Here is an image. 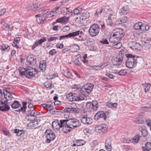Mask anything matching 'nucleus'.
<instances>
[{"mask_svg":"<svg viewBox=\"0 0 151 151\" xmlns=\"http://www.w3.org/2000/svg\"><path fill=\"white\" fill-rule=\"evenodd\" d=\"M67 7H63L61 9V12L62 14L63 15H65L67 14V13L66 11L67 10Z\"/></svg>","mask_w":151,"mask_h":151,"instance_id":"09e8293b","label":"nucleus"},{"mask_svg":"<svg viewBox=\"0 0 151 151\" xmlns=\"http://www.w3.org/2000/svg\"><path fill=\"white\" fill-rule=\"evenodd\" d=\"M14 133H16L18 136H20L22 134L23 132V130H19L18 129H16L14 130Z\"/></svg>","mask_w":151,"mask_h":151,"instance_id":"e433bc0d","label":"nucleus"},{"mask_svg":"<svg viewBox=\"0 0 151 151\" xmlns=\"http://www.w3.org/2000/svg\"><path fill=\"white\" fill-rule=\"evenodd\" d=\"M124 33L123 30L122 29H117L114 30L113 32V35L114 36L121 39L124 36Z\"/></svg>","mask_w":151,"mask_h":151,"instance_id":"f8f14e48","label":"nucleus"},{"mask_svg":"<svg viewBox=\"0 0 151 151\" xmlns=\"http://www.w3.org/2000/svg\"><path fill=\"white\" fill-rule=\"evenodd\" d=\"M85 85L87 87V88L88 90V91H90V92L92 91L94 86L93 84L89 83H87Z\"/></svg>","mask_w":151,"mask_h":151,"instance_id":"7c9ffc66","label":"nucleus"},{"mask_svg":"<svg viewBox=\"0 0 151 151\" xmlns=\"http://www.w3.org/2000/svg\"><path fill=\"white\" fill-rule=\"evenodd\" d=\"M83 32L82 31L78 30L76 31L65 35L59 36V40H61L65 38L67 39L68 38L72 37L76 40L81 41L82 40V35H83Z\"/></svg>","mask_w":151,"mask_h":151,"instance_id":"20e7f679","label":"nucleus"},{"mask_svg":"<svg viewBox=\"0 0 151 151\" xmlns=\"http://www.w3.org/2000/svg\"><path fill=\"white\" fill-rule=\"evenodd\" d=\"M59 39V37L58 36H51L47 38V40L49 42H50L52 41H55Z\"/></svg>","mask_w":151,"mask_h":151,"instance_id":"473e14b6","label":"nucleus"},{"mask_svg":"<svg viewBox=\"0 0 151 151\" xmlns=\"http://www.w3.org/2000/svg\"><path fill=\"white\" fill-rule=\"evenodd\" d=\"M44 136L46 138V141L48 143H50L55 138V135L54 132L50 129H47L45 131Z\"/></svg>","mask_w":151,"mask_h":151,"instance_id":"6e6552de","label":"nucleus"},{"mask_svg":"<svg viewBox=\"0 0 151 151\" xmlns=\"http://www.w3.org/2000/svg\"><path fill=\"white\" fill-rule=\"evenodd\" d=\"M93 119L91 118L88 117L84 119L81 122L84 124L88 125L91 124L93 122Z\"/></svg>","mask_w":151,"mask_h":151,"instance_id":"5701e85b","label":"nucleus"},{"mask_svg":"<svg viewBox=\"0 0 151 151\" xmlns=\"http://www.w3.org/2000/svg\"><path fill=\"white\" fill-rule=\"evenodd\" d=\"M107 118L106 114L103 111H99L96 114L94 117V119L96 120L102 119L104 120H105Z\"/></svg>","mask_w":151,"mask_h":151,"instance_id":"4468645a","label":"nucleus"},{"mask_svg":"<svg viewBox=\"0 0 151 151\" xmlns=\"http://www.w3.org/2000/svg\"><path fill=\"white\" fill-rule=\"evenodd\" d=\"M65 111L75 114H78L81 111L80 109L77 107L66 108L65 109Z\"/></svg>","mask_w":151,"mask_h":151,"instance_id":"dca6fc26","label":"nucleus"},{"mask_svg":"<svg viewBox=\"0 0 151 151\" xmlns=\"http://www.w3.org/2000/svg\"><path fill=\"white\" fill-rule=\"evenodd\" d=\"M62 123L63 125L65 124L66 127H65L64 128L63 130L67 133L81 126L79 120L76 118L64 119V120L62 121Z\"/></svg>","mask_w":151,"mask_h":151,"instance_id":"f257e3e1","label":"nucleus"},{"mask_svg":"<svg viewBox=\"0 0 151 151\" xmlns=\"http://www.w3.org/2000/svg\"><path fill=\"white\" fill-rule=\"evenodd\" d=\"M2 25H3L2 26V28L4 29H11L13 28V26H10L6 23H4V24H2Z\"/></svg>","mask_w":151,"mask_h":151,"instance_id":"58836bf2","label":"nucleus"},{"mask_svg":"<svg viewBox=\"0 0 151 151\" xmlns=\"http://www.w3.org/2000/svg\"><path fill=\"white\" fill-rule=\"evenodd\" d=\"M48 103L49 104V106L47 110L51 111L53 110V107L52 105V103L51 101H50L49 102H48Z\"/></svg>","mask_w":151,"mask_h":151,"instance_id":"5fc2aeb1","label":"nucleus"},{"mask_svg":"<svg viewBox=\"0 0 151 151\" xmlns=\"http://www.w3.org/2000/svg\"><path fill=\"white\" fill-rule=\"evenodd\" d=\"M42 107H44L46 110H48V106H49V104H42L41 105Z\"/></svg>","mask_w":151,"mask_h":151,"instance_id":"338daca9","label":"nucleus"},{"mask_svg":"<svg viewBox=\"0 0 151 151\" xmlns=\"http://www.w3.org/2000/svg\"><path fill=\"white\" fill-rule=\"evenodd\" d=\"M88 90L87 88V87L84 85L81 88L80 92L83 95H84L86 97L88 96L91 92L90 91H88Z\"/></svg>","mask_w":151,"mask_h":151,"instance_id":"a211bd4d","label":"nucleus"},{"mask_svg":"<svg viewBox=\"0 0 151 151\" xmlns=\"http://www.w3.org/2000/svg\"><path fill=\"white\" fill-rule=\"evenodd\" d=\"M92 110L96 111L97 110L98 107V103L97 101H94L92 103Z\"/></svg>","mask_w":151,"mask_h":151,"instance_id":"c85d7f7f","label":"nucleus"},{"mask_svg":"<svg viewBox=\"0 0 151 151\" xmlns=\"http://www.w3.org/2000/svg\"><path fill=\"white\" fill-rule=\"evenodd\" d=\"M129 47L133 50H140L142 47V46L139 43L134 41H131L128 43Z\"/></svg>","mask_w":151,"mask_h":151,"instance_id":"ddd939ff","label":"nucleus"},{"mask_svg":"<svg viewBox=\"0 0 151 151\" xmlns=\"http://www.w3.org/2000/svg\"><path fill=\"white\" fill-rule=\"evenodd\" d=\"M105 147L106 149L108 151H111L112 149L111 142L109 140H107L105 143Z\"/></svg>","mask_w":151,"mask_h":151,"instance_id":"393cba45","label":"nucleus"},{"mask_svg":"<svg viewBox=\"0 0 151 151\" xmlns=\"http://www.w3.org/2000/svg\"><path fill=\"white\" fill-rule=\"evenodd\" d=\"M100 30L99 26L96 24H94L90 26L88 32L91 36L93 37L96 36L98 34Z\"/></svg>","mask_w":151,"mask_h":151,"instance_id":"0eeeda50","label":"nucleus"},{"mask_svg":"<svg viewBox=\"0 0 151 151\" xmlns=\"http://www.w3.org/2000/svg\"><path fill=\"white\" fill-rule=\"evenodd\" d=\"M103 66V65H101L98 66L94 65L93 66L92 68L93 69L98 70L101 69V68H103L104 67V66Z\"/></svg>","mask_w":151,"mask_h":151,"instance_id":"ea45409f","label":"nucleus"},{"mask_svg":"<svg viewBox=\"0 0 151 151\" xmlns=\"http://www.w3.org/2000/svg\"><path fill=\"white\" fill-rule=\"evenodd\" d=\"M100 42L101 43L104 44H109V42L108 40L106 39H103L101 40Z\"/></svg>","mask_w":151,"mask_h":151,"instance_id":"4d7b16f0","label":"nucleus"},{"mask_svg":"<svg viewBox=\"0 0 151 151\" xmlns=\"http://www.w3.org/2000/svg\"><path fill=\"white\" fill-rule=\"evenodd\" d=\"M142 86H143L145 91L146 92L149 90L151 85L149 83H145L142 84Z\"/></svg>","mask_w":151,"mask_h":151,"instance_id":"c9c22d12","label":"nucleus"},{"mask_svg":"<svg viewBox=\"0 0 151 151\" xmlns=\"http://www.w3.org/2000/svg\"><path fill=\"white\" fill-rule=\"evenodd\" d=\"M134 121L136 124H142L144 122V121L137 118L135 119Z\"/></svg>","mask_w":151,"mask_h":151,"instance_id":"c03bdc74","label":"nucleus"},{"mask_svg":"<svg viewBox=\"0 0 151 151\" xmlns=\"http://www.w3.org/2000/svg\"><path fill=\"white\" fill-rule=\"evenodd\" d=\"M141 110L142 111H149L150 110V108L147 106H143L141 108Z\"/></svg>","mask_w":151,"mask_h":151,"instance_id":"680f3d73","label":"nucleus"},{"mask_svg":"<svg viewBox=\"0 0 151 151\" xmlns=\"http://www.w3.org/2000/svg\"><path fill=\"white\" fill-rule=\"evenodd\" d=\"M40 113L34 109V108L27 111L26 113V119L29 121H32L36 119V116L39 115Z\"/></svg>","mask_w":151,"mask_h":151,"instance_id":"423d86ee","label":"nucleus"},{"mask_svg":"<svg viewBox=\"0 0 151 151\" xmlns=\"http://www.w3.org/2000/svg\"><path fill=\"white\" fill-rule=\"evenodd\" d=\"M145 148L151 150V143L150 142H147L145 144Z\"/></svg>","mask_w":151,"mask_h":151,"instance_id":"6e6d98bb","label":"nucleus"},{"mask_svg":"<svg viewBox=\"0 0 151 151\" xmlns=\"http://www.w3.org/2000/svg\"><path fill=\"white\" fill-rule=\"evenodd\" d=\"M27 61L29 65L34 66L37 62L36 57L33 55H29L27 58Z\"/></svg>","mask_w":151,"mask_h":151,"instance_id":"9b49d317","label":"nucleus"},{"mask_svg":"<svg viewBox=\"0 0 151 151\" xmlns=\"http://www.w3.org/2000/svg\"><path fill=\"white\" fill-rule=\"evenodd\" d=\"M92 103L91 102H88L86 104V107L88 109L92 110Z\"/></svg>","mask_w":151,"mask_h":151,"instance_id":"49530a36","label":"nucleus"},{"mask_svg":"<svg viewBox=\"0 0 151 151\" xmlns=\"http://www.w3.org/2000/svg\"><path fill=\"white\" fill-rule=\"evenodd\" d=\"M19 70L21 74L25 75L26 77L29 78L34 76L37 72L36 69L31 67H27L26 68L20 67L19 68Z\"/></svg>","mask_w":151,"mask_h":151,"instance_id":"7ed1b4c3","label":"nucleus"},{"mask_svg":"<svg viewBox=\"0 0 151 151\" xmlns=\"http://www.w3.org/2000/svg\"><path fill=\"white\" fill-rule=\"evenodd\" d=\"M121 40L117 37L114 36L112 35L109 38V41L110 42L113 43L117 42Z\"/></svg>","mask_w":151,"mask_h":151,"instance_id":"a878e982","label":"nucleus"},{"mask_svg":"<svg viewBox=\"0 0 151 151\" xmlns=\"http://www.w3.org/2000/svg\"><path fill=\"white\" fill-rule=\"evenodd\" d=\"M127 59L126 61V67L129 69L134 68L137 65V58L132 54L126 55Z\"/></svg>","mask_w":151,"mask_h":151,"instance_id":"39448f33","label":"nucleus"},{"mask_svg":"<svg viewBox=\"0 0 151 151\" xmlns=\"http://www.w3.org/2000/svg\"><path fill=\"white\" fill-rule=\"evenodd\" d=\"M142 24V23L141 22H139L135 24L133 26L134 28V29L140 31L141 29V26Z\"/></svg>","mask_w":151,"mask_h":151,"instance_id":"cd10ccee","label":"nucleus"},{"mask_svg":"<svg viewBox=\"0 0 151 151\" xmlns=\"http://www.w3.org/2000/svg\"><path fill=\"white\" fill-rule=\"evenodd\" d=\"M57 51H56V50L54 49L50 50L49 52V54L52 55H55Z\"/></svg>","mask_w":151,"mask_h":151,"instance_id":"13d9d810","label":"nucleus"},{"mask_svg":"<svg viewBox=\"0 0 151 151\" xmlns=\"http://www.w3.org/2000/svg\"><path fill=\"white\" fill-rule=\"evenodd\" d=\"M39 67L40 69L42 71H45L46 67V63L44 62H41L40 64Z\"/></svg>","mask_w":151,"mask_h":151,"instance_id":"f704fd0d","label":"nucleus"},{"mask_svg":"<svg viewBox=\"0 0 151 151\" xmlns=\"http://www.w3.org/2000/svg\"><path fill=\"white\" fill-rule=\"evenodd\" d=\"M70 47V50L72 52H76L80 50V47L76 44L72 45Z\"/></svg>","mask_w":151,"mask_h":151,"instance_id":"b1692460","label":"nucleus"},{"mask_svg":"<svg viewBox=\"0 0 151 151\" xmlns=\"http://www.w3.org/2000/svg\"><path fill=\"white\" fill-rule=\"evenodd\" d=\"M64 120V119L60 120V122H58L54 121L52 123V127L54 130H58L60 129V128H62V131L63 132L65 133H66L67 132H65L63 130L64 128L65 127H66L65 124L63 125L62 123L63 121Z\"/></svg>","mask_w":151,"mask_h":151,"instance_id":"1a4fd4ad","label":"nucleus"},{"mask_svg":"<svg viewBox=\"0 0 151 151\" xmlns=\"http://www.w3.org/2000/svg\"><path fill=\"white\" fill-rule=\"evenodd\" d=\"M90 17V14L89 13L84 12L82 13V15L79 17H77L76 19V22H77L78 23L81 22L84 20L89 18Z\"/></svg>","mask_w":151,"mask_h":151,"instance_id":"2eb2a0df","label":"nucleus"},{"mask_svg":"<svg viewBox=\"0 0 151 151\" xmlns=\"http://www.w3.org/2000/svg\"><path fill=\"white\" fill-rule=\"evenodd\" d=\"M78 146L83 145L85 143L84 141L82 139H78Z\"/></svg>","mask_w":151,"mask_h":151,"instance_id":"a18cd8bd","label":"nucleus"},{"mask_svg":"<svg viewBox=\"0 0 151 151\" xmlns=\"http://www.w3.org/2000/svg\"><path fill=\"white\" fill-rule=\"evenodd\" d=\"M3 93L5 100L4 99L0 100V110L2 111H6L10 109V106L7 105L8 101L13 98L12 94L7 90L4 89ZM12 94H14L12 93Z\"/></svg>","mask_w":151,"mask_h":151,"instance_id":"f03ea898","label":"nucleus"},{"mask_svg":"<svg viewBox=\"0 0 151 151\" xmlns=\"http://www.w3.org/2000/svg\"><path fill=\"white\" fill-rule=\"evenodd\" d=\"M140 137L141 136L139 135H136L133 139H132V143H138Z\"/></svg>","mask_w":151,"mask_h":151,"instance_id":"2f4dec72","label":"nucleus"},{"mask_svg":"<svg viewBox=\"0 0 151 151\" xmlns=\"http://www.w3.org/2000/svg\"><path fill=\"white\" fill-rule=\"evenodd\" d=\"M69 18L66 16H64L62 17L59 18L56 20L57 22L61 23H65L67 22L68 21Z\"/></svg>","mask_w":151,"mask_h":151,"instance_id":"aec40b11","label":"nucleus"},{"mask_svg":"<svg viewBox=\"0 0 151 151\" xmlns=\"http://www.w3.org/2000/svg\"><path fill=\"white\" fill-rule=\"evenodd\" d=\"M70 29V27L69 26H65L63 27V28L61 30L63 32H65L68 31Z\"/></svg>","mask_w":151,"mask_h":151,"instance_id":"603ef678","label":"nucleus"},{"mask_svg":"<svg viewBox=\"0 0 151 151\" xmlns=\"http://www.w3.org/2000/svg\"><path fill=\"white\" fill-rule=\"evenodd\" d=\"M107 6H106L103 9H97L96 12L95 13V14H100L103 12H104L106 10L105 9L107 8Z\"/></svg>","mask_w":151,"mask_h":151,"instance_id":"a19ab883","label":"nucleus"},{"mask_svg":"<svg viewBox=\"0 0 151 151\" xmlns=\"http://www.w3.org/2000/svg\"><path fill=\"white\" fill-rule=\"evenodd\" d=\"M107 128L108 127L106 124H102L96 126L95 131L97 133H105L107 132Z\"/></svg>","mask_w":151,"mask_h":151,"instance_id":"9d476101","label":"nucleus"},{"mask_svg":"<svg viewBox=\"0 0 151 151\" xmlns=\"http://www.w3.org/2000/svg\"><path fill=\"white\" fill-rule=\"evenodd\" d=\"M107 22L108 24L111 26H115V24L113 22L112 20H107Z\"/></svg>","mask_w":151,"mask_h":151,"instance_id":"bf43d9fd","label":"nucleus"},{"mask_svg":"<svg viewBox=\"0 0 151 151\" xmlns=\"http://www.w3.org/2000/svg\"><path fill=\"white\" fill-rule=\"evenodd\" d=\"M46 40V38L45 37H44L42 39H41L38 41H37V43H38L39 45L42 44V43L45 41Z\"/></svg>","mask_w":151,"mask_h":151,"instance_id":"864d4df0","label":"nucleus"},{"mask_svg":"<svg viewBox=\"0 0 151 151\" xmlns=\"http://www.w3.org/2000/svg\"><path fill=\"white\" fill-rule=\"evenodd\" d=\"M141 132L144 136L145 137L147 135V132L146 129H144L143 131H142Z\"/></svg>","mask_w":151,"mask_h":151,"instance_id":"69168bd1","label":"nucleus"},{"mask_svg":"<svg viewBox=\"0 0 151 151\" xmlns=\"http://www.w3.org/2000/svg\"><path fill=\"white\" fill-rule=\"evenodd\" d=\"M106 75L111 79H114L115 77V76L113 74H109V73H106Z\"/></svg>","mask_w":151,"mask_h":151,"instance_id":"0e129e2a","label":"nucleus"},{"mask_svg":"<svg viewBox=\"0 0 151 151\" xmlns=\"http://www.w3.org/2000/svg\"><path fill=\"white\" fill-rule=\"evenodd\" d=\"M76 93H70L66 95L67 98L70 101H75V96Z\"/></svg>","mask_w":151,"mask_h":151,"instance_id":"6ab92c4d","label":"nucleus"},{"mask_svg":"<svg viewBox=\"0 0 151 151\" xmlns=\"http://www.w3.org/2000/svg\"><path fill=\"white\" fill-rule=\"evenodd\" d=\"M122 45V44L121 42H118L113 46V48L118 49L121 47Z\"/></svg>","mask_w":151,"mask_h":151,"instance_id":"79ce46f5","label":"nucleus"},{"mask_svg":"<svg viewBox=\"0 0 151 151\" xmlns=\"http://www.w3.org/2000/svg\"><path fill=\"white\" fill-rule=\"evenodd\" d=\"M36 21L38 24H43L44 20H45V18L43 17H39L36 18Z\"/></svg>","mask_w":151,"mask_h":151,"instance_id":"72a5a7b5","label":"nucleus"},{"mask_svg":"<svg viewBox=\"0 0 151 151\" xmlns=\"http://www.w3.org/2000/svg\"><path fill=\"white\" fill-rule=\"evenodd\" d=\"M129 12V8L128 6L123 7L120 10V14L121 15L126 14Z\"/></svg>","mask_w":151,"mask_h":151,"instance_id":"412c9836","label":"nucleus"},{"mask_svg":"<svg viewBox=\"0 0 151 151\" xmlns=\"http://www.w3.org/2000/svg\"><path fill=\"white\" fill-rule=\"evenodd\" d=\"M123 58L122 56H119L118 57L115 58L112 60V62L114 65H120L123 61Z\"/></svg>","mask_w":151,"mask_h":151,"instance_id":"f3484780","label":"nucleus"},{"mask_svg":"<svg viewBox=\"0 0 151 151\" xmlns=\"http://www.w3.org/2000/svg\"><path fill=\"white\" fill-rule=\"evenodd\" d=\"M21 104L18 101H14L13 103L11 105V106L13 109H16L19 108Z\"/></svg>","mask_w":151,"mask_h":151,"instance_id":"c756f323","label":"nucleus"},{"mask_svg":"<svg viewBox=\"0 0 151 151\" xmlns=\"http://www.w3.org/2000/svg\"><path fill=\"white\" fill-rule=\"evenodd\" d=\"M20 40V38L19 37H17L14 38V45H13L18 48H20L19 47V41Z\"/></svg>","mask_w":151,"mask_h":151,"instance_id":"bb28decb","label":"nucleus"},{"mask_svg":"<svg viewBox=\"0 0 151 151\" xmlns=\"http://www.w3.org/2000/svg\"><path fill=\"white\" fill-rule=\"evenodd\" d=\"M62 74L65 76L69 78L72 76L71 73L69 71H64L62 72Z\"/></svg>","mask_w":151,"mask_h":151,"instance_id":"4c0bfd02","label":"nucleus"},{"mask_svg":"<svg viewBox=\"0 0 151 151\" xmlns=\"http://www.w3.org/2000/svg\"><path fill=\"white\" fill-rule=\"evenodd\" d=\"M86 96L82 94L78 95L76 93V95L75 96V101H80L83 100L85 99Z\"/></svg>","mask_w":151,"mask_h":151,"instance_id":"4be33fe9","label":"nucleus"},{"mask_svg":"<svg viewBox=\"0 0 151 151\" xmlns=\"http://www.w3.org/2000/svg\"><path fill=\"white\" fill-rule=\"evenodd\" d=\"M27 107L26 106H25L24 105L20 109H19L18 110H17V111H19V112H20L21 111H25Z\"/></svg>","mask_w":151,"mask_h":151,"instance_id":"e2e57ef3","label":"nucleus"},{"mask_svg":"<svg viewBox=\"0 0 151 151\" xmlns=\"http://www.w3.org/2000/svg\"><path fill=\"white\" fill-rule=\"evenodd\" d=\"M132 139L131 138H128L127 139H124L123 141L124 143H132Z\"/></svg>","mask_w":151,"mask_h":151,"instance_id":"8fccbe9b","label":"nucleus"},{"mask_svg":"<svg viewBox=\"0 0 151 151\" xmlns=\"http://www.w3.org/2000/svg\"><path fill=\"white\" fill-rule=\"evenodd\" d=\"M2 50L3 51H5L6 50H7L8 49V50L9 49V47L7 45L4 44L2 45L1 47Z\"/></svg>","mask_w":151,"mask_h":151,"instance_id":"3c124183","label":"nucleus"},{"mask_svg":"<svg viewBox=\"0 0 151 151\" xmlns=\"http://www.w3.org/2000/svg\"><path fill=\"white\" fill-rule=\"evenodd\" d=\"M118 73L119 75L124 76L127 73V72L126 70H120Z\"/></svg>","mask_w":151,"mask_h":151,"instance_id":"37998d69","label":"nucleus"},{"mask_svg":"<svg viewBox=\"0 0 151 151\" xmlns=\"http://www.w3.org/2000/svg\"><path fill=\"white\" fill-rule=\"evenodd\" d=\"M52 85V81L46 82L45 83V86L47 88L51 87Z\"/></svg>","mask_w":151,"mask_h":151,"instance_id":"de8ad7c7","label":"nucleus"},{"mask_svg":"<svg viewBox=\"0 0 151 151\" xmlns=\"http://www.w3.org/2000/svg\"><path fill=\"white\" fill-rule=\"evenodd\" d=\"M145 25L146 24H145L142 23V24L141 27V29H140V31L145 32Z\"/></svg>","mask_w":151,"mask_h":151,"instance_id":"774afa93","label":"nucleus"},{"mask_svg":"<svg viewBox=\"0 0 151 151\" xmlns=\"http://www.w3.org/2000/svg\"><path fill=\"white\" fill-rule=\"evenodd\" d=\"M53 13L52 11L51 12H50L48 14L46 15L45 17H46V18H47L48 17H53V14H53Z\"/></svg>","mask_w":151,"mask_h":151,"instance_id":"052dcab7","label":"nucleus"}]
</instances>
